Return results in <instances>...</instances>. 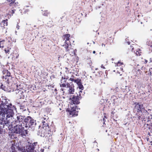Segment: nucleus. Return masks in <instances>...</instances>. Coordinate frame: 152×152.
<instances>
[{
  "mask_svg": "<svg viewBox=\"0 0 152 152\" xmlns=\"http://www.w3.org/2000/svg\"><path fill=\"white\" fill-rule=\"evenodd\" d=\"M14 106L11 104L6 103L0 105V134L2 128L12 125V117L14 115Z\"/></svg>",
  "mask_w": 152,
  "mask_h": 152,
  "instance_id": "1",
  "label": "nucleus"
},
{
  "mask_svg": "<svg viewBox=\"0 0 152 152\" xmlns=\"http://www.w3.org/2000/svg\"><path fill=\"white\" fill-rule=\"evenodd\" d=\"M42 125L41 131V134L40 135L42 137H49L52 136L53 132L51 131V127L49 126V124L47 121H42Z\"/></svg>",
  "mask_w": 152,
  "mask_h": 152,
  "instance_id": "2",
  "label": "nucleus"
},
{
  "mask_svg": "<svg viewBox=\"0 0 152 152\" xmlns=\"http://www.w3.org/2000/svg\"><path fill=\"white\" fill-rule=\"evenodd\" d=\"M37 142L31 143L28 142L26 147H23L22 145H18L17 146V149L21 152H34V149L37 146Z\"/></svg>",
  "mask_w": 152,
  "mask_h": 152,
  "instance_id": "3",
  "label": "nucleus"
},
{
  "mask_svg": "<svg viewBox=\"0 0 152 152\" xmlns=\"http://www.w3.org/2000/svg\"><path fill=\"white\" fill-rule=\"evenodd\" d=\"M82 92L81 91H80L79 93ZM81 99V96L80 94L79 93V95L77 94V96L73 95L72 97L70 98L71 99V104H80V100Z\"/></svg>",
  "mask_w": 152,
  "mask_h": 152,
  "instance_id": "4",
  "label": "nucleus"
},
{
  "mask_svg": "<svg viewBox=\"0 0 152 152\" xmlns=\"http://www.w3.org/2000/svg\"><path fill=\"white\" fill-rule=\"evenodd\" d=\"M24 122L26 124L25 126L26 127H30L31 126L34 125H35L36 124V121L30 116H28L25 118Z\"/></svg>",
  "mask_w": 152,
  "mask_h": 152,
  "instance_id": "5",
  "label": "nucleus"
},
{
  "mask_svg": "<svg viewBox=\"0 0 152 152\" xmlns=\"http://www.w3.org/2000/svg\"><path fill=\"white\" fill-rule=\"evenodd\" d=\"M17 88L14 91L17 95V97L19 99L23 98L24 95L22 89L18 86V85L16 86Z\"/></svg>",
  "mask_w": 152,
  "mask_h": 152,
  "instance_id": "6",
  "label": "nucleus"
},
{
  "mask_svg": "<svg viewBox=\"0 0 152 152\" xmlns=\"http://www.w3.org/2000/svg\"><path fill=\"white\" fill-rule=\"evenodd\" d=\"M134 110L139 113L140 112H142L143 110H145V108L143 107V104H140L139 102H135L134 103Z\"/></svg>",
  "mask_w": 152,
  "mask_h": 152,
  "instance_id": "7",
  "label": "nucleus"
},
{
  "mask_svg": "<svg viewBox=\"0 0 152 152\" xmlns=\"http://www.w3.org/2000/svg\"><path fill=\"white\" fill-rule=\"evenodd\" d=\"M16 126H14V130L15 132L17 133H21L24 130V128L23 127L24 125L21 124H16Z\"/></svg>",
  "mask_w": 152,
  "mask_h": 152,
  "instance_id": "8",
  "label": "nucleus"
},
{
  "mask_svg": "<svg viewBox=\"0 0 152 152\" xmlns=\"http://www.w3.org/2000/svg\"><path fill=\"white\" fill-rule=\"evenodd\" d=\"M77 106L75 105L71 106L70 110H68L70 115H71L72 117H75L78 115V111L76 110Z\"/></svg>",
  "mask_w": 152,
  "mask_h": 152,
  "instance_id": "9",
  "label": "nucleus"
},
{
  "mask_svg": "<svg viewBox=\"0 0 152 152\" xmlns=\"http://www.w3.org/2000/svg\"><path fill=\"white\" fill-rule=\"evenodd\" d=\"M24 117H23L21 115H19L17 117V119H15V124H21L24 125V124L23 123V121H24Z\"/></svg>",
  "mask_w": 152,
  "mask_h": 152,
  "instance_id": "10",
  "label": "nucleus"
},
{
  "mask_svg": "<svg viewBox=\"0 0 152 152\" xmlns=\"http://www.w3.org/2000/svg\"><path fill=\"white\" fill-rule=\"evenodd\" d=\"M67 80L62 79L61 80V83H60V86L61 87H69L70 83L67 82Z\"/></svg>",
  "mask_w": 152,
  "mask_h": 152,
  "instance_id": "11",
  "label": "nucleus"
},
{
  "mask_svg": "<svg viewBox=\"0 0 152 152\" xmlns=\"http://www.w3.org/2000/svg\"><path fill=\"white\" fill-rule=\"evenodd\" d=\"M0 88L7 92H10L11 91L10 86H8V84L5 85L1 84Z\"/></svg>",
  "mask_w": 152,
  "mask_h": 152,
  "instance_id": "12",
  "label": "nucleus"
},
{
  "mask_svg": "<svg viewBox=\"0 0 152 152\" xmlns=\"http://www.w3.org/2000/svg\"><path fill=\"white\" fill-rule=\"evenodd\" d=\"M70 37V34H65L63 35L62 38L63 40H65L64 43H70L69 41Z\"/></svg>",
  "mask_w": 152,
  "mask_h": 152,
  "instance_id": "13",
  "label": "nucleus"
},
{
  "mask_svg": "<svg viewBox=\"0 0 152 152\" xmlns=\"http://www.w3.org/2000/svg\"><path fill=\"white\" fill-rule=\"evenodd\" d=\"M16 0H7L8 2L9 3V6L14 8L18 6V3L15 2Z\"/></svg>",
  "mask_w": 152,
  "mask_h": 152,
  "instance_id": "14",
  "label": "nucleus"
},
{
  "mask_svg": "<svg viewBox=\"0 0 152 152\" xmlns=\"http://www.w3.org/2000/svg\"><path fill=\"white\" fill-rule=\"evenodd\" d=\"M142 75V71L140 69H137L135 72V76L137 79H140L141 78V75Z\"/></svg>",
  "mask_w": 152,
  "mask_h": 152,
  "instance_id": "15",
  "label": "nucleus"
},
{
  "mask_svg": "<svg viewBox=\"0 0 152 152\" xmlns=\"http://www.w3.org/2000/svg\"><path fill=\"white\" fill-rule=\"evenodd\" d=\"M15 78L13 77H12V76H11L8 77L6 79H3L5 82L8 84L10 83H12L13 82V80Z\"/></svg>",
  "mask_w": 152,
  "mask_h": 152,
  "instance_id": "16",
  "label": "nucleus"
},
{
  "mask_svg": "<svg viewBox=\"0 0 152 152\" xmlns=\"http://www.w3.org/2000/svg\"><path fill=\"white\" fill-rule=\"evenodd\" d=\"M65 69L66 70L65 71V73H64V76L62 77L61 78L65 80H68L69 78V76L68 74V72H69V71L68 70V68L66 67Z\"/></svg>",
  "mask_w": 152,
  "mask_h": 152,
  "instance_id": "17",
  "label": "nucleus"
},
{
  "mask_svg": "<svg viewBox=\"0 0 152 152\" xmlns=\"http://www.w3.org/2000/svg\"><path fill=\"white\" fill-rule=\"evenodd\" d=\"M3 72L4 74L5 73L6 74L5 75L3 76V79H6L8 77L12 76L11 75V73L7 70H4Z\"/></svg>",
  "mask_w": 152,
  "mask_h": 152,
  "instance_id": "18",
  "label": "nucleus"
},
{
  "mask_svg": "<svg viewBox=\"0 0 152 152\" xmlns=\"http://www.w3.org/2000/svg\"><path fill=\"white\" fill-rule=\"evenodd\" d=\"M67 88H69V94H73L75 91V89L74 88V86H71L70 84L69 87H67Z\"/></svg>",
  "mask_w": 152,
  "mask_h": 152,
  "instance_id": "19",
  "label": "nucleus"
},
{
  "mask_svg": "<svg viewBox=\"0 0 152 152\" xmlns=\"http://www.w3.org/2000/svg\"><path fill=\"white\" fill-rule=\"evenodd\" d=\"M132 51H133L134 53H135L136 55L137 56H140L141 55V52L140 50H135L134 48H132Z\"/></svg>",
  "mask_w": 152,
  "mask_h": 152,
  "instance_id": "20",
  "label": "nucleus"
},
{
  "mask_svg": "<svg viewBox=\"0 0 152 152\" xmlns=\"http://www.w3.org/2000/svg\"><path fill=\"white\" fill-rule=\"evenodd\" d=\"M8 19H6L5 20H2L1 21V25L2 24L3 25V26H7L8 22H7Z\"/></svg>",
  "mask_w": 152,
  "mask_h": 152,
  "instance_id": "21",
  "label": "nucleus"
},
{
  "mask_svg": "<svg viewBox=\"0 0 152 152\" xmlns=\"http://www.w3.org/2000/svg\"><path fill=\"white\" fill-rule=\"evenodd\" d=\"M71 81L74 82L75 83H76L77 85L81 82V80L79 78H77L75 79H72Z\"/></svg>",
  "mask_w": 152,
  "mask_h": 152,
  "instance_id": "22",
  "label": "nucleus"
},
{
  "mask_svg": "<svg viewBox=\"0 0 152 152\" xmlns=\"http://www.w3.org/2000/svg\"><path fill=\"white\" fill-rule=\"evenodd\" d=\"M68 53L70 54V55L72 56L75 55V51L72 49H71L70 50L68 51Z\"/></svg>",
  "mask_w": 152,
  "mask_h": 152,
  "instance_id": "23",
  "label": "nucleus"
},
{
  "mask_svg": "<svg viewBox=\"0 0 152 152\" xmlns=\"http://www.w3.org/2000/svg\"><path fill=\"white\" fill-rule=\"evenodd\" d=\"M64 45H63V46H64L65 48L66 51L68 52V51L70 50V49H69V44L71 45L70 43H64Z\"/></svg>",
  "mask_w": 152,
  "mask_h": 152,
  "instance_id": "24",
  "label": "nucleus"
},
{
  "mask_svg": "<svg viewBox=\"0 0 152 152\" xmlns=\"http://www.w3.org/2000/svg\"><path fill=\"white\" fill-rule=\"evenodd\" d=\"M10 152H16L15 148L13 145L10 150Z\"/></svg>",
  "mask_w": 152,
  "mask_h": 152,
  "instance_id": "25",
  "label": "nucleus"
},
{
  "mask_svg": "<svg viewBox=\"0 0 152 152\" xmlns=\"http://www.w3.org/2000/svg\"><path fill=\"white\" fill-rule=\"evenodd\" d=\"M49 13V12L47 10H45L42 12L43 15L45 16H48Z\"/></svg>",
  "mask_w": 152,
  "mask_h": 152,
  "instance_id": "26",
  "label": "nucleus"
},
{
  "mask_svg": "<svg viewBox=\"0 0 152 152\" xmlns=\"http://www.w3.org/2000/svg\"><path fill=\"white\" fill-rule=\"evenodd\" d=\"M23 132L21 134V136L22 137L26 136V134H28V131L27 130H25L23 131Z\"/></svg>",
  "mask_w": 152,
  "mask_h": 152,
  "instance_id": "27",
  "label": "nucleus"
},
{
  "mask_svg": "<svg viewBox=\"0 0 152 152\" xmlns=\"http://www.w3.org/2000/svg\"><path fill=\"white\" fill-rule=\"evenodd\" d=\"M122 65H124V63L123 62H121L120 61H119L117 63L115 64V66H119Z\"/></svg>",
  "mask_w": 152,
  "mask_h": 152,
  "instance_id": "28",
  "label": "nucleus"
},
{
  "mask_svg": "<svg viewBox=\"0 0 152 152\" xmlns=\"http://www.w3.org/2000/svg\"><path fill=\"white\" fill-rule=\"evenodd\" d=\"M78 88L79 89H81V90H83L84 89V87L83 85H82L81 82H80L79 84L78 85Z\"/></svg>",
  "mask_w": 152,
  "mask_h": 152,
  "instance_id": "29",
  "label": "nucleus"
},
{
  "mask_svg": "<svg viewBox=\"0 0 152 152\" xmlns=\"http://www.w3.org/2000/svg\"><path fill=\"white\" fill-rule=\"evenodd\" d=\"M146 44L149 46H152V41L151 40H148L146 42Z\"/></svg>",
  "mask_w": 152,
  "mask_h": 152,
  "instance_id": "30",
  "label": "nucleus"
},
{
  "mask_svg": "<svg viewBox=\"0 0 152 152\" xmlns=\"http://www.w3.org/2000/svg\"><path fill=\"white\" fill-rule=\"evenodd\" d=\"M47 26H48L49 27H51L52 26H53V25L52 23V22L50 21H49L47 23Z\"/></svg>",
  "mask_w": 152,
  "mask_h": 152,
  "instance_id": "31",
  "label": "nucleus"
},
{
  "mask_svg": "<svg viewBox=\"0 0 152 152\" xmlns=\"http://www.w3.org/2000/svg\"><path fill=\"white\" fill-rule=\"evenodd\" d=\"M5 42L4 39H3L2 41H0V47L3 48L4 47V45L3 43Z\"/></svg>",
  "mask_w": 152,
  "mask_h": 152,
  "instance_id": "32",
  "label": "nucleus"
},
{
  "mask_svg": "<svg viewBox=\"0 0 152 152\" xmlns=\"http://www.w3.org/2000/svg\"><path fill=\"white\" fill-rule=\"evenodd\" d=\"M31 39H28L27 40V43L28 45H31L33 43V42L34 39H32L31 40H30Z\"/></svg>",
  "mask_w": 152,
  "mask_h": 152,
  "instance_id": "33",
  "label": "nucleus"
},
{
  "mask_svg": "<svg viewBox=\"0 0 152 152\" xmlns=\"http://www.w3.org/2000/svg\"><path fill=\"white\" fill-rule=\"evenodd\" d=\"M104 118H103V121H104V124L105 122V118H108V116L105 113H104Z\"/></svg>",
  "mask_w": 152,
  "mask_h": 152,
  "instance_id": "34",
  "label": "nucleus"
},
{
  "mask_svg": "<svg viewBox=\"0 0 152 152\" xmlns=\"http://www.w3.org/2000/svg\"><path fill=\"white\" fill-rule=\"evenodd\" d=\"M75 77L73 75H72L71 77L69 79V80L71 81L72 79H75Z\"/></svg>",
  "mask_w": 152,
  "mask_h": 152,
  "instance_id": "35",
  "label": "nucleus"
},
{
  "mask_svg": "<svg viewBox=\"0 0 152 152\" xmlns=\"http://www.w3.org/2000/svg\"><path fill=\"white\" fill-rule=\"evenodd\" d=\"M15 10H12L9 12L12 15L15 13Z\"/></svg>",
  "mask_w": 152,
  "mask_h": 152,
  "instance_id": "36",
  "label": "nucleus"
},
{
  "mask_svg": "<svg viewBox=\"0 0 152 152\" xmlns=\"http://www.w3.org/2000/svg\"><path fill=\"white\" fill-rule=\"evenodd\" d=\"M149 72H150V75H152V68L149 69Z\"/></svg>",
  "mask_w": 152,
  "mask_h": 152,
  "instance_id": "37",
  "label": "nucleus"
},
{
  "mask_svg": "<svg viewBox=\"0 0 152 152\" xmlns=\"http://www.w3.org/2000/svg\"><path fill=\"white\" fill-rule=\"evenodd\" d=\"M4 51H5V53H8V52H9V50L8 49H7V50H6L5 49L4 50Z\"/></svg>",
  "mask_w": 152,
  "mask_h": 152,
  "instance_id": "38",
  "label": "nucleus"
},
{
  "mask_svg": "<svg viewBox=\"0 0 152 152\" xmlns=\"http://www.w3.org/2000/svg\"><path fill=\"white\" fill-rule=\"evenodd\" d=\"M149 50L151 51V52H152V46H149Z\"/></svg>",
  "mask_w": 152,
  "mask_h": 152,
  "instance_id": "39",
  "label": "nucleus"
},
{
  "mask_svg": "<svg viewBox=\"0 0 152 152\" xmlns=\"http://www.w3.org/2000/svg\"><path fill=\"white\" fill-rule=\"evenodd\" d=\"M144 60L145 61H144V63L145 64H147L148 62V61L145 59Z\"/></svg>",
  "mask_w": 152,
  "mask_h": 152,
  "instance_id": "40",
  "label": "nucleus"
},
{
  "mask_svg": "<svg viewBox=\"0 0 152 152\" xmlns=\"http://www.w3.org/2000/svg\"><path fill=\"white\" fill-rule=\"evenodd\" d=\"M151 63V62H152V58H150V60H149V63Z\"/></svg>",
  "mask_w": 152,
  "mask_h": 152,
  "instance_id": "41",
  "label": "nucleus"
},
{
  "mask_svg": "<svg viewBox=\"0 0 152 152\" xmlns=\"http://www.w3.org/2000/svg\"><path fill=\"white\" fill-rule=\"evenodd\" d=\"M141 117L140 116H138V120H140L141 119Z\"/></svg>",
  "mask_w": 152,
  "mask_h": 152,
  "instance_id": "42",
  "label": "nucleus"
},
{
  "mask_svg": "<svg viewBox=\"0 0 152 152\" xmlns=\"http://www.w3.org/2000/svg\"><path fill=\"white\" fill-rule=\"evenodd\" d=\"M101 68H102L103 69H105L104 66L102 64V65H101Z\"/></svg>",
  "mask_w": 152,
  "mask_h": 152,
  "instance_id": "43",
  "label": "nucleus"
},
{
  "mask_svg": "<svg viewBox=\"0 0 152 152\" xmlns=\"http://www.w3.org/2000/svg\"><path fill=\"white\" fill-rule=\"evenodd\" d=\"M1 17H0V25H1Z\"/></svg>",
  "mask_w": 152,
  "mask_h": 152,
  "instance_id": "44",
  "label": "nucleus"
},
{
  "mask_svg": "<svg viewBox=\"0 0 152 152\" xmlns=\"http://www.w3.org/2000/svg\"><path fill=\"white\" fill-rule=\"evenodd\" d=\"M102 47H103V46H104V47H105V45H104V44H103V43H102Z\"/></svg>",
  "mask_w": 152,
  "mask_h": 152,
  "instance_id": "45",
  "label": "nucleus"
},
{
  "mask_svg": "<svg viewBox=\"0 0 152 152\" xmlns=\"http://www.w3.org/2000/svg\"><path fill=\"white\" fill-rule=\"evenodd\" d=\"M126 43L128 45H129L130 43V42H127Z\"/></svg>",
  "mask_w": 152,
  "mask_h": 152,
  "instance_id": "46",
  "label": "nucleus"
},
{
  "mask_svg": "<svg viewBox=\"0 0 152 152\" xmlns=\"http://www.w3.org/2000/svg\"><path fill=\"white\" fill-rule=\"evenodd\" d=\"M93 53L94 54L95 53H96V52L95 51H94L93 52Z\"/></svg>",
  "mask_w": 152,
  "mask_h": 152,
  "instance_id": "47",
  "label": "nucleus"
},
{
  "mask_svg": "<svg viewBox=\"0 0 152 152\" xmlns=\"http://www.w3.org/2000/svg\"><path fill=\"white\" fill-rule=\"evenodd\" d=\"M60 58V56L58 57V60H59V58Z\"/></svg>",
  "mask_w": 152,
  "mask_h": 152,
  "instance_id": "48",
  "label": "nucleus"
},
{
  "mask_svg": "<svg viewBox=\"0 0 152 152\" xmlns=\"http://www.w3.org/2000/svg\"><path fill=\"white\" fill-rule=\"evenodd\" d=\"M61 90H62V91H63V89H62Z\"/></svg>",
  "mask_w": 152,
  "mask_h": 152,
  "instance_id": "49",
  "label": "nucleus"
},
{
  "mask_svg": "<svg viewBox=\"0 0 152 152\" xmlns=\"http://www.w3.org/2000/svg\"><path fill=\"white\" fill-rule=\"evenodd\" d=\"M18 56H18L16 57V58H17Z\"/></svg>",
  "mask_w": 152,
  "mask_h": 152,
  "instance_id": "50",
  "label": "nucleus"
},
{
  "mask_svg": "<svg viewBox=\"0 0 152 152\" xmlns=\"http://www.w3.org/2000/svg\"><path fill=\"white\" fill-rule=\"evenodd\" d=\"M148 139H147V141H148Z\"/></svg>",
  "mask_w": 152,
  "mask_h": 152,
  "instance_id": "51",
  "label": "nucleus"
},
{
  "mask_svg": "<svg viewBox=\"0 0 152 152\" xmlns=\"http://www.w3.org/2000/svg\"><path fill=\"white\" fill-rule=\"evenodd\" d=\"M40 126H39V127H40Z\"/></svg>",
  "mask_w": 152,
  "mask_h": 152,
  "instance_id": "52",
  "label": "nucleus"
}]
</instances>
